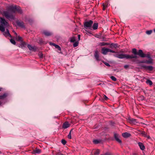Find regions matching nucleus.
<instances>
[{
    "label": "nucleus",
    "mask_w": 155,
    "mask_h": 155,
    "mask_svg": "<svg viewBox=\"0 0 155 155\" xmlns=\"http://www.w3.org/2000/svg\"><path fill=\"white\" fill-rule=\"evenodd\" d=\"M8 10L4 11L3 12L2 15L8 19H14V16L13 14L15 13L16 11L20 14L22 13V11L20 7L17 5L10 6L8 7Z\"/></svg>",
    "instance_id": "1"
},
{
    "label": "nucleus",
    "mask_w": 155,
    "mask_h": 155,
    "mask_svg": "<svg viewBox=\"0 0 155 155\" xmlns=\"http://www.w3.org/2000/svg\"><path fill=\"white\" fill-rule=\"evenodd\" d=\"M0 31L2 32L5 31V28L9 26V24L4 18H0Z\"/></svg>",
    "instance_id": "2"
},
{
    "label": "nucleus",
    "mask_w": 155,
    "mask_h": 155,
    "mask_svg": "<svg viewBox=\"0 0 155 155\" xmlns=\"http://www.w3.org/2000/svg\"><path fill=\"white\" fill-rule=\"evenodd\" d=\"M115 56L117 58L120 59L126 58V59H131L133 58H135V56H133L132 55H130L123 54H119L118 53L115 55Z\"/></svg>",
    "instance_id": "3"
},
{
    "label": "nucleus",
    "mask_w": 155,
    "mask_h": 155,
    "mask_svg": "<svg viewBox=\"0 0 155 155\" xmlns=\"http://www.w3.org/2000/svg\"><path fill=\"white\" fill-rule=\"evenodd\" d=\"M93 23V21L91 20L85 22L84 23V28L86 29H91Z\"/></svg>",
    "instance_id": "4"
},
{
    "label": "nucleus",
    "mask_w": 155,
    "mask_h": 155,
    "mask_svg": "<svg viewBox=\"0 0 155 155\" xmlns=\"http://www.w3.org/2000/svg\"><path fill=\"white\" fill-rule=\"evenodd\" d=\"M127 121L129 123L131 124L136 125L137 123H139V122L137 121L136 119L130 117L128 118Z\"/></svg>",
    "instance_id": "5"
},
{
    "label": "nucleus",
    "mask_w": 155,
    "mask_h": 155,
    "mask_svg": "<svg viewBox=\"0 0 155 155\" xmlns=\"http://www.w3.org/2000/svg\"><path fill=\"white\" fill-rule=\"evenodd\" d=\"M142 67L144 69L149 70L150 71H152L153 69V67L151 66H146V65H143L142 66Z\"/></svg>",
    "instance_id": "6"
},
{
    "label": "nucleus",
    "mask_w": 155,
    "mask_h": 155,
    "mask_svg": "<svg viewBox=\"0 0 155 155\" xmlns=\"http://www.w3.org/2000/svg\"><path fill=\"white\" fill-rule=\"evenodd\" d=\"M16 23L17 25L19 27L23 28H25L24 23L23 22L17 21Z\"/></svg>",
    "instance_id": "7"
},
{
    "label": "nucleus",
    "mask_w": 155,
    "mask_h": 155,
    "mask_svg": "<svg viewBox=\"0 0 155 155\" xmlns=\"http://www.w3.org/2000/svg\"><path fill=\"white\" fill-rule=\"evenodd\" d=\"M94 56L96 61H99L100 60V59L99 57L98 51L97 50H96L95 51Z\"/></svg>",
    "instance_id": "8"
},
{
    "label": "nucleus",
    "mask_w": 155,
    "mask_h": 155,
    "mask_svg": "<svg viewBox=\"0 0 155 155\" xmlns=\"http://www.w3.org/2000/svg\"><path fill=\"white\" fill-rule=\"evenodd\" d=\"M114 137L116 141L120 143H121V141L120 139L119 135L117 134H114Z\"/></svg>",
    "instance_id": "9"
},
{
    "label": "nucleus",
    "mask_w": 155,
    "mask_h": 155,
    "mask_svg": "<svg viewBox=\"0 0 155 155\" xmlns=\"http://www.w3.org/2000/svg\"><path fill=\"white\" fill-rule=\"evenodd\" d=\"M132 53H133L134 54V55L132 54V55H132L133 56H135V58H136V59L138 57L137 56V54L138 52H137V50H136V49H135V48L133 49L132 50Z\"/></svg>",
    "instance_id": "10"
},
{
    "label": "nucleus",
    "mask_w": 155,
    "mask_h": 155,
    "mask_svg": "<svg viewBox=\"0 0 155 155\" xmlns=\"http://www.w3.org/2000/svg\"><path fill=\"white\" fill-rule=\"evenodd\" d=\"M3 32V35L5 37H7L8 36H9L10 37H12V36L10 34L9 32V30L8 29H6V31H4Z\"/></svg>",
    "instance_id": "11"
},
{
    "label": "nucleus",
    "mask_w": 155,
    "mask_h": 155,
    "mask_svg": "<svg viewBox=\"0 0 155 155\" xmlns=\"http://www.w3.org/2000/svg\"><path fill=\"white\" fill-rule=\"evenodd\" d=\"M137 55L142 58H145V54L143 53L141 50H139Z\"/></svg>",
    "instance_id": "12"
},
{
    "label": "nucleus",
    "mask_w": 155,
    "mask_h": 155,
    "mask_svg": "<svg viewBox=\"0 0 155 155\" xmlns=\"http://www.w3.org/2000/svg\"><path fill=\"white\" fill-rule=\"evenodd\" d=\"M102 53L104 55L107 54V52H108V48H103L101 49Z\"/></svg>",
    "instance_id": "13"
},
{
    "label": "nucleus",
    "mask_w": 155,
    "mask_h": 155,
    "mask_svg": "<svg viewBox=\"0 0 155 155\" xmlns=\"http://www.w3.org/2000/svg\"><path fill=\"white\" fill-rule=\"evenodd\" d=\"M70 124L68 122H65L63 124L62 128L64 129H66L69 127Z\"/></svg>",
    "instance_id": "14"
},
{
    "label": "nucleus",
    "mask_w": 155,
    "mask_h": 155,
    "mask_svg": "<svg viewBox=\"0 0 155 155\" xmlns=\"http://www.w3.org/2000/svg\"><path fill=\"white\" fill-rule=\"evenodd\" d=\"M43 33L45 36H49L52 35V33L46 30L43 31Z\"/></svg>",
    "instance_id": "15"
},
{
    "label": "nucleus",
    "mask_w": 155,
    "mask_h": 155,
    "mask_svg": "<svg viewBox=\"0 0 155 155\" xmlns=\"http://www.w3.org/2000/svg\"><path fill=\"white\" fill-rule=\"evenodd\" d=\"M50 44L51 45H52L54 46L55 47V48H56L58 49L59 51H61V49L59 45H58L55 44H54V43H51V42H50Z\"/></svg>",
    "instance_id": "16"
},
{
    "label": "nucleus",
    "mask_w": 155,
    "mask_h": 155,
    "mask_svg": "<svg viewBox=\"0 0 155 155\" xmlns=\"http://www.w3.org/2000/svg\"><path fill=\"white\" fill-rule=\"evenodd\" d=\"M138 145L140 147V149L142 150H143L145 148V147L143 145V144L141 143V142H139L138 143Z\"/></svg>",
    "instance_id": "17"
},
{
    "label": "nucleus",
    "mask_w": 155,
    "mask_h": 155,
    "mask_svg": "<svg viewBox=\"0 0 155 155\" xmlns=\"http://www.w3.org/2000/svg\"><path fill=\"white\" fill-rule=\"evenodd\" d=\"M41 152V150L38 149L36 148L33 151V153L36 154L37 153H40Z\"/></svg>",
    "instance_id": "18"
},
{
    "label": "nucleus",
    "mask_w": 155,
    "mask_h": 155,
    "mask_svg": "<svg viewBox=\"0 0 155 155\" xmlns=\"http://www.w3.org/2000/svg\"><path fill=\"white\" fill-rule=\"evenodd\" d=\"M7 96L8 94L7 93H4L3 94L0 95V100L5 99Z\"/></svg>",
    "instance_id": "19"
},
{
    "label": "nucleus",
    "mask_w": 155,
    "mask_h": 155,
    "mask_svg": "<svg viewBox=\"0 0 155 155\" xmlns=\"http://www.w3.org/2000/svg\"><path fill=\"white\" fill-rule=\"evenodd\" d=\"M122 136L125 138L129 137L130 136V134L127 132L124 133L122 134Z\"/></svg>",
    "instance_id": "20"
},
{
    "label": "nucleus",
    "mask_w": 155,
    "mask_h": 155,
    "mask_svg": "<svg viewBox=\"0 0 155 155\" xmlns=\"http://www.w3.org/2000/svg\"><path fill=\"white\" fill-rule=\"evenodd\" d=\"M28 47L30 51H34L36 50V49L34 47L32 46L29 45H28Z\"/></svg>",
    "instance_id": "21"
},
{
    "label": "nucleus",
    "mask_w": 155,
    "mask_h": 155,
    "mask_svg": "<svg viewBox=\"0 0 155 155\" xmlns=\"http://www.w3.org/2000/svg\"><path fill=\"white\" fill-rule=\"evenodd\" d=\"M118 47L117 44L112 43L110 44V48H116Z\"/></svg>",
    "instance_id": "22"
},
{
    "label": "nucleus",
    "mask_w": 155,
    "mask_h": 155,
    "mask_svg": "<svg viewBox=\"0 0 155 155\" xmlns=\"http://www.w3.org/2000/svg\"><path fill=\"white\" fill-rule=\"evenodd\" d=\"M110 44L108 43L104 42H102L100 43L99 44V45L101 46H103L105 45H110Z\"/></svg>",
    "instance_id": "23"
},
{
    "label": "nucleus",
    "mask_w": 155,
    "mask_h": 155,
    "mask_svg": "<svg viewBox=\"0 0 155 155\" xmlns=\"http://www.w3.org/2000/svg\"><path fill=\"white\" fill-rule=\"evenodd\" d=\"M98 24L97 23H94L93 25L92 28L94 30H96L98 28Z\"/></svg>",
    "instance_id": "24"
},
{
    "label": "nucleus",
    "mask_w": 155,
    "mask_h": 155,
    "mask_svg": "<svg viewBox=\"0 0 155 155\" xmlns=\"http://www.w3.org/2000/svg\"><path fill=\"white\" fill-rule=\"evenodd\" d=\"M144 63L148 64H151L153 63L152 60L151 58L149 59V60H147L144 62Z\"/></svg>",
    "instance_id": "25"
},
{
    "label": "nucleus",
    "mask_w": 155,
    "mask_h": 155,
    "mask_svg": "<svg viewBox=\"0 0 155 155\" xmlns=\"http://www.w3.org/2000/svg\"><path fill=\"white\" fill-rule=\"evenodd\" d=\"M146 83L147 84H149L150 85H151L153 84L152 81L149 79L147 80L146 81Z\"/></svg>",
    "instance_id": "26"
},
{
    "label": "nucleus",
    "mask_w": 155,
    "mask_h": 155,
    "mask_svg": "<svg viewBox=\"0 0 155 155\" xmlns=\"http://www.w3.org/2000/svg\"><path fill=\"white\" fill-rule=\"evenodd\" d=\"M70 41L71 42H74L76 40V38L74 37L70 38Z\"/></svg>",
    "instance_id": "27"
},
{
    "label": "nucleus",
    "mask_w": 155,
    "mask_h": 155,
    "mask_svg": "<svg viewBox=\"0 0 155 155\" xmlns=\"http://www.w3.org/2000/svg\"><path fill=\"white\" fill-rule=\"evenodd\" d=\"M73 130V129H71L70 130V132H69V134H68V137L69 139H71V133L72 132V131Z\"/></svg>",
    "instance_id": "28"
},
{
    "label": "nucleus",
    "mask_w": 155,
    "mask_h": 155,
    "mask_svg": "<svg viewBox=\"0 0 155 155\" xmlns=\"http://www.w3.org/2000/svg\"><path fill=\"white\" fill-rule=\"evenodd\" d=\"M26 45V43L24 42L21 41V44L20 45V46L22 47H25V46Z\"/></svg>",
    "instance_id": "29"
},
{
    "label": "nucleus",
    "mask_w": 155,
    "mask_h": 155,
    "mask_svg": "<svg viewBox=\"0 0 155 155\" xmlns=\"http://www.w3.org/2000/svg\"><path fill=\"white\" fill-rule=\"evenodd\" d=\"M79 42L78 41L75 42L73 44V46L74 47H76L78 45Z\"/></svg>",
    "instance_id": "30"
},
{
    "label": "nucleus",
    "mask_w": 155,
    "mask_h": 155,
    "mask_svg": "<svg viewBox=\"0 0 155 155\" xmlns=\"http://www.w3.org/2000/svg\"><path fill=\"white\" fill-rule=\"evenodd\" d=\"M100 153V150H97L94 153V155H98Z\"/></svg>",
    "instance_id": "31"
},
{
    "label": "nucleus",
    "mask_w": 155,
    "mask_h": 155,
    "mask_svg": "<svg viewBox=\"0 0 155 155\" xmlns=\"http://www.w3.org/2000/svg\"><path fill=\"white\" fill-rule=\"evenodd\" d=\"M152 32V31L151 30H148L146 31V33L148 35H150L151 34Z\"/></svg>",
    "instance_id": "32"
},
{
    "label": "nucleus",
    "mask_w": 155,
    "mask_h": 155,
    "mask_svg": "<svg viewBox=\"0 0 155 155\" xmlns=\"http://www.w3.org/2000/svg\"><path fill=\"white\" fill-rule=\"evenodd\" d=\"M10 41L12 44L14 45H15L16 42H15V41L14 39H11L10 40Z\"/></svg>",
    "instance_id": "33"
},
{
    "label": "nucleus",
    "mask_w": 155,
    "mask_h": 155,
    "mask_svg": "<svg viewBox=\"0 0 155 155\" xmlns=\"http://www.w3.org/2000/svg\"><path fill=\"white\" fill-rule=\"evenodd\" d=\"M110 78L111 79L114 81H116L117 80L116 78L113 76H111L110 77Z\"/></svg>",
    "instance_id": "34"
},
{
    "label": "nucleus",
    "mask_w": 155,
    "mask_h": 155,
    "mask_svg": "<svg viewBox=\"0 0 155 155\" xmlns=\"http://www.w3.org/2000/svg\"><path fill=\"white\" fill-rule=\"evenodd\" d=\"M145 57L149 59L151 58L150 55L149 54H145Z\"/></svg>",
    "instance_id": "35"
},
{
    "label": "nucleus",
    "mask_w": 155,
    "mask_h": 155,
    "mask_svg": "<svg viewBox=\"0 0 155 155\" xmlns=\"http://www.w3.org/2000/svg\"><path fill=\"white\" fill-rule=\"evenodd\" d=\"M61 143H62L63 144V145H65L66 143V141L64 140V139H62L61 140Z\"/></svg>",
    "instance_id": "36"
},
{
    "label": "nucleus",
    "mask_w": 155,
    "mask_h": 155,
    "mask_svg": "<svg viewBox=\"0 0 155 155\" xmlns=\"http://www.w3.org/2000/svg\"><path fill=\"white\" fill-rule=\"evenodd\" d=\"M93 142L95 144H97L99 143V141L97 140H94Z\"/></svg>",
    "instance_id": "37"
},
{
    "label": "nucleus",
    "mask_w": 155,
    "mask_h": 155,
    "mask_svg": "<svg viewBox=\"0 0 155 155\" xmlns=\"http://www.w3.org/2000/svg\"><path fill=\"white\" fill-rule=\"evenodd\" d=\"M108 52H110L112 53H116V51H113L111 49H110L109 48H108Z\"/></svg>",
    "instance_id": "38"
},
{
    "label": "nucleus",
    "mask_w": 155,
    "mask_h": 155,
    "mask_svg": "<svg viewBox=\"0 0 155 155\" xmlns=\"http://www.w3.org/2000/svg\"><path fill=\"white\" fill-rule=\"evenodd\" d=\"M38 56L41 58H42L43 57V54L41 53H38Z\"/></svg>",
    "instance_id": "39"
},
{
    "label": "nucleus",
    "mask_w": 155,
    "mask_h": 155,
    "mask_svg": "<svg viewBox=\"0 0 155 155\" xmlns=\"http://www.w3.org/2000/svg\"><path fill=\"white\" fill-rule=\"evenodd\" d=\"M103 62L108 67L110 66V64L109 63L103 61Z\"/></svg>",
    "instance_id": "40"
},
{
    "label": "nucleus",
    "mask_w": 155,
    "mask_h": 155,
    "mask_svg": "<svg viewBox=\"0 0 155 155\" xmlns=\"http://www.w3.org/2000/svg\"><path fill=\"white\" fill-rule=\"evenodd\" d=\"M17 39H18V40L19 41H22V38L19 36H18V37Z\"/></svg>",
    "instance_id": "41"
},
{
    "label": "nucleus",
    "mask_w": 155,
    "mask_h": 155,
    "mask_svg": "<svg viewBox=\"0 0 155 155\" xmlns=\"http://www.w3.org/2000/svg\"><path fill=\"white\" fill-rule=\"evenodd\" d=\"M141 134L143 135L144 137L147 136V135L146 134V132L144 131H142Z\"/></svg>",
    "instance_id": "42"
},
{
    "label": "nucleus",
    "mask_w": 155,
    "mask_h": 155,
    "mask_svg": "<svg viewBox=\"0 0 155 155\" xmlns=\"http://www.w3.org/2000/svg\"><path fill=\"white\" fill-rule=\"evenodd\" d=\"M107 5H106V4L103 5V7H104L103 10H104L105 9L104 8L106 7H107Z\"/></svg>",
    "instance_id": "43"
},
{
    "label": "nucleus",
    "mask_w": 155,
    "mask_h": 155,
    "mask_svg": "<svg viewBox=\"0 0 155 155\" xmlns=\"http://www.w3.org/2000/svg\"><path fill=\"white\" fill-rule=\"evenodd\" d=\"M128 67L129 65H126L124 66V68L125 69L127 68Z\"/></svg>",
    "instance_id": "44"
},
{
    "label": "nucleus",
    "mask_w": 155,
    "mask_h": 155,
    "mask_svg": "<svg viewBox=\"0 0 155 155\" xmlns=\"http://www.w3.org/2000/svg\"><path fill=\"white\" fill-rule=\"evenodd\" d=\"M104 99L105 100H107L108 99V97L105 95H104Z\"/></svg>",
    "instance_id": "45"
},
{
    "label": "nucleus",
    "mask_w": 155,
    "mask_h": 155,
    "mask_svg": "<svg viewBox=\"0 0 155 155\" xmlns=\"http://www.w3.org/2000/svg\"><path fill=\"white\" fill-rule=\"evenodd\" d=\"M104 155H110V153H105Z\"/></svg>",
    "instance_id": "46"
},
{
    "label": "nucleus",
    "mask_w": 155,
    "mask_h": 155,
    "mask_svg": "<svg viewBox=\"0 0 155 155\" xmlns=\"http://www.w3.org/2000/svg\"><path fill=\"white\" fill-rule=\"evenodd\" d=\"M13 32L14 33V34L16 35V36L17 37V33L16 32H15L14 31H13Z\"/></svg>",
    "instance_id": "47"
},
{
    "label": "nucleus",
    "mask_w": 155,
    "mask_h": 155,
    "mask_svg": "<svg viewBox=\"0 0 155 155\" xmlns=\"http://www.w3.org/2000/svg\"><path fill=\"white\" fill-rule=\"evenodd\" d=\"M78 39H79V40H80V35H78Z\"/></svg>",
    "instance_id": "48"
},
{
    "label": "nucleus",
    "mask_w": 155,
    "mask_h": 155,
    "mask_svg": "<svg viewBox=\"0 0 155 155\" xmlns=\"http://www.w3.org/2000/svg\"><path fill=\"white\" fill-rule=\"evenodd\" d=\"M145 137H147L148 139H150V137L149 136H147H147H146Z\"/></svg>",
    "instance_id": "49"
},
{
    "label": "nucleus",
    "mask_w": 155,
    "mask_h": 155,
    "mask_svg": "<svg viewBox=\"0 0 155 155\" xmlns=\"http://www.w3.org/2000/svg\"><path fill=\"white\" fill-rule=\"evenodd\" d=\"M140 124H144V123H142V122H141V123H140Z\"/></svg>",
    "instance_id": "50"
},
{
    "label": "nucleus",
    "mask_w": 155,
    "mask_h": 155,
    "mask_svg": "<svg viewBox=\"0 0 155 155\" xmlns=\"http://www.w3.org/2000/svg\"><path fill=\"white\" fill-rule=\"evenodd\" d=\"M153 31L155 33V28L153 29Z\"/></svg>",
    "instance_id": "51"
},
{
    "label": "nucleus",
    "mask_w": 155,
    "mask_h": 155,
    "mask_svg": "<svg viewBox=\"0 0 155 155\" xmlns=\"http://www.w3.org/2000/svg\"><path fill=\"white\" fill-rule=\"evenodd\" d=\"M2 104V102H1V101H0V105L1 104Z\"/></svg>",
    "instance_id": "52"
},
{
    "label": "nucleus",
    "mask_w": 155,
    "mask_h": 155,
    "mask_svg": "<svg viewBox=\"0 0 155 155\" xmlns=\"http://www.w3.org/2000/svg\"><path fill=\"white\" fill-rule=\"evenodd\" d=\"M1 91V90L0 89V91Z\"/></svg>",
    "instance_id": "53"
}]
</instances>
